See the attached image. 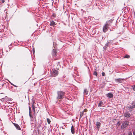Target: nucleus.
Returning a JSON list of instances; mask_svg holds the SVG:
<instances>
[{
    "instance_id": "f257e3e1",
    "label": "nucleus",
    "mask_w": 135,
    "mask_h": 135,
    "mask_svg": "<svg viewBox=\"0 0 135 135\" xmlns=\"http://www.w3.org/2000/svg\"><path fill=\"white\" fill-rule=\"evenodd\" d=\"M57 99L58 100H61L64 98L65 94V93L63 91H57Z\"/></svg>"
},
{
    "instance_id": "f03ea898",
    "label": "nucleus",
    "mask_w": 135,
    "mask_h": 135,
    "mask_svg": "<svg viewBox=\"0 0 135 135\" xmlns=\"http://www.w3.org/2000/svg\"><path fill=\"white\" fill-rule=\"evenodd\" d=\"M129 123V122L128 121H126L124 122L121 126V129H123L126 127L128 125Z\"/></svg>"
},
{
    "instance_id": "7ed1b4c3",
    "label": "nucleus",
    "mask_w": 135,
    "mask_h": 135,
    "mask_svg": "<svg viewBox=\"0 0 135 135\" xmlns=\"http://www.w3.org/2000/svg\"><path fill=\"white\" fill-rule=\"evenodd\" d=\"M58 73L59 72L57 70L54 69L53 71L51 73V76L54 77H56L58 75Z\"/></svg>"
},
{
    "instance_id": "20e7f679",
    "label": "nucleus",
    "mask_w": 135,
    "mask_h": 135,
    "mask_svg": "<svg viewBox=\"0 0 135 135\" xmlns=\"http://www.w3.org/2000/svg\"><path fill=\"white\" fill-rule=\"evenodd\" d=\"M29 116L30 117V118L31 119V120L33 122L34 121L36 123V117L35 115V114H34L33 117L32 116V115L31 114V113L29 114Z\"/></svg>"
},
{
    "instance_id": "39448f33",
    "label": "nucleus",
    "mask_w": 135,
    "mask_h": 135,
    "mask_svg": "<svg viewBox=\"0 0 135 135\" xmlns=\"http://www.w3.org/2000/svg\"><path fill=\"white\" fill-rule=\"evenodd\" d=\"M109 25H107L106 23L104 25L103 28V32H104L105 33L108 31L109 28Z\"/></svg>"
},
{
    "instance_id": "423d86ee",
    "label": "nucleus",
    "mask_w": 135,
    "mask_h": 135,
    "mask_svg": "<svg viewBox=\"0 0 135 135\" xmlns=\"http://www.w3.org/2000/svg\"><path fill=\"white\" fill-rule=\"evenodd\" d=\"M124 79H114L115 81L117 82L118 83H121L122 82L123 80H124Z\"/></svg>"
},
{
    "instance_id": "0eeeda50",
    "label": "nucleus",
    "mask_w": 135,
    "mask_h": 135,
    "mask_svg": "<svg viewBox=\"0 0 135 135\" xmlns=\"http://www.w3.org/2000/svg\"><path fill=\"white\" fill-rule=\"evenodd\" d=\"M113 20V19H111L107 21L106 22V24L109 26H110L111 25V23H112Z\"/></svg>"
},
{
    "instance_id": "6e6552de",
    "label": "nucleus",
    "mask_w": 135,
    "mask_h": 135,
    "mask_svg": "<svg viewBox=\"0 0 135 135\" xmlns=\"http://www.w3.org/2000/svg\"><path fill=\"white\" fill-rule=\"evenodd\" d=\"M52 54L53 57H56V51L55 49H53L52 51Z\"/></svg>"
},
{
    "instance_id": "1a4fd4ad",
    "label": "nucleus",
    "mask_w": 135,
    "mask_h": 135,
    "mask_svg": "<svg viewBox=\"0 0 135 135\" xmlns=\"http://www.w3.org/2000/svg\"><path fill=\"white\" fill-rule=\"evenodd\" d=\"M13 124L17 129L18 130H21V128L20 126L17 124L15 123H13Z\"/></svg>"
},
{
    "instance_id": "9d476101",
    "label": "nucleus",
    "mask_w": 135,
    "mask_h": 135,
    "mask_svg": "<svg viewBox=\"0 0 135 135\" xmlns=\"http://www.w3.org/2000/svg\"><path fill=\"white\" fill-rule=\"evenodd\" d=\"M101 124L99 122H96V126H97V128L98 130H99L100 128Z\"/></svg>"
},
{
    "instance_id": "9b49d317",
    "label": "nucleus",
    "mask_w": 135,
    "mask_h": 135,
    "mask_svg": "<svg viewBox=\"0 0 135 135\" xmlns=\"http://www.w3.org/2000/svg\"><path fill=\"white\" fill-rule=\"evenodd\" d=\"M132 106L128 107V108L129 109H131L135 107V103L133 102L132 104Z\"/></svg>"
},
{
    "instance_id": "f8f14e48",
    "label": "nucleus",
    "mask_w": 135,
    "mask_h": 135,
    "mask_svg": "<svg viewBox=\"0 0 135 135\" xmlns=\"http://www.w3.org/2000/svg\"><path fill=\"white\" fill-rule=\"evenodd\" d=\"M106 95L107 97H108L110 98H112L113 96V94L111 93H109L108 94H107Z\"/></svg>"
},
{
    "instance_id": "ddd939ff",
    "label": "nucleus",
    "mask_w": 135,
    "mask_h": 135,
    "mask_svg": "<svg viewBox=\"0 0 135 135\" xmlns=\"http://www.w3.org/2000/svg\"><path fill=\"white\" fill-rule=\"evenodd\" d=\"M124 116L128 118L131 116V115L129 113L127 112L124 113Z\"/></svg>"
},
{
    "instance_id": "4468645a",
    "label": "nucleus",
    "mask_w": 135,
    "mask_h": 135,
    "mask_svg": "<svg viewBox=\"0 0 135 135\" xmlns=\"http://www.w3.org/2000/svg\"><path fill=\"white\" fill-rule=\"evenodd\" d=\"M71 132L72 134H74L75 133L74 128L73 126H71Z\"/></svg>"
},
{
    "instance_id": "2eb2a0df",
    "label": "nucleus",
    "mask_w": 135,
    "mask_h": 135,
    "mask_svg": "<svg viewBox=\"0 0 135 135\" xmlns=\"http://www.w3.org/2000/svg\"><path fill=\"white\" fill-rule=\"evenodd\" d=\"M56 25V23L53 21L50 22V26H54L55 25Z\"/></svg>"
},
{
    "instance_id": "dca6fc26",
    "label": "nucleus",
    "mask_w": 135,
    "mask_h": 135,
    "mask_svg": "<svg viewBox=\"0 0 135 135\" xmlns=\"http://www.w3.org/2000/svg\"><path fill=\"white\" fill-rule=\"evenodd\" d=\"M32 109L33 110V111L34 112V114H35V113L36 112H35V106L34 105V103H33L32 104Z\"/></svg>"
},
{
    "instance_id": "f3484780",
    "label": "nucleus",
    "mask_w": 135,
    "mask_h": 135,
    "mask_svg": "<svg viewBox=\"0 0 135 135\" xmlns=\"http://www.w3.org/2000/svg\"><path fill=\"white\" fill-rule=\"evenodd\" d=\"M2 99H3L4 100H5L6 102L8 100H11V99L9 98H8L7 97H5L2 98Z\"/></svg>"
},
{
    "instance_id": "a211bd4d",
    "label": "nucleus",
    "mask_w": 135,
    "mask_h": 135,
    "mask_svg": "<svg viewBox=\"0 0 135 135\" xmlns=\"http://www.w3.org/2000/svg\"><path fill=\"white\" fill-rule=\"evenodd\" d=\"M84 94L85 95H87L88 93V91H87L86 89H85L84 90Z\"/></svg>"
},
{
    "instance_id": "6ab92c4d",
    "label": "nucleus",
    "mask_w": 135,
    "mask_h": 135,
    "mask_svg": "<svg viewBox=\"0 0 135 135\" xmlns=\"http://www.w3.org/2000/svg\"><path fill=\"white\" fill-rule=\"evenodd\" d=\"M84 114V112H80V119L83 116V115Z\"/></svg>"
},
{
    "instance_id": "aec40b11",
    "label": "nucleus",
    "mask_w": 135,
    "mask_h": 135,
    "mask_svg": "<svg viewBox=\"0 0 135 135\" xmlns=\"http://www.w3.org/2000/svg\"><path fill=\"white\" fill-rule=\"evenodd\" d=\"M103 104V102L102 101H100L99 102V103L98 104V106L99 107H101L102 106Z\"/></svg>"
},
{
    "instance_id": "412c9836",
    "label": "nucleus",
    "mask_w": 135,
    "mask_h": 135,
    "mask_svg": "<svg viewBox=\"0 0 135 135\" xmlns=\"http://www.w3.org/2000/svg\"><path fill=\"white\" fill-rule=\"evenodd\" d=\"M47 121L48 123L49 124H50L51 122V121L50 120V119H49V118H47Z\"/></svg>"
},
{
    "instance_id": "4be33fe9",
    "label": "nucleus",
    "mask_w": 135,
    "mask_h": 135,
    "mask_svg": "<svg viewBox=\"0 0 135 135\" xmlns=\"http://www.w3.org/2000/svg\"><path fill=\"white\" fill-rule=\"evenodd\" d=\"M130 57V56L128 55H126L124 57V58H128Z\"/></svg>"
},
{
    "instance_id": "5701e85b",
    "label": "nucleus",
    "mask_w": 135,
    "mask_h": 135,
    "mask_svg": "<svg viewBox=\"0 0 135 135\" xmlns=\"http://www.w3.org/2000/svg\"><path fill=\"white\" fill-rule=\"evenodd\" d=\"M29 114L31 113L32 112H31V108L30 107H29Z\"/></svg>"
},
{
    "instance_id": "b1692460",
    "label": "nucleus",
    "mask_w": 135,
    "mask_h": 135,
    "mask_svg": "<svg viewBox=\"0 0 135 135\" xmlns=\"http://www.w3.org/2000/svg\"><path fill=\"white\" fill-rule=\"evenodd\" d=\"M133 89L134 91H135V85H134L132 86Z\"/></svg>"
},
{
    "instance_id": "393cba45",
    "label": "nucleus",
    "mask_w": 135,
    "mask_h": 135,
    "mask_svg": "<svg viewBox=\"0 0 135 135\" xmlns=\"http://www.w3.org/2000/svg\"><path fill=\"white\" fill-rule=\"evenodd\" d=\"M128 135H132V132H129L128 133Z\"/></svg>"
},
{
    "instance_id": "a878e982",
    "label": "nucleus",
    "mask_w": 135,
    "mask_h": 135,
    "mask_svg": "<svg viewBox=\"0 0 135 135\" xmlns=\"http://www.w3.org/2000/svg\"><path fill=\"white\" fill-rule=\"evenodd\" d=\"M102 76H105V74L104 72H102Z\"/></svg>"
},
{
    "instance_id": "bb28decb",
    "label": "nucleus",
    "mask_w": 135,
    "mask_h": 135,
    "mask_svg": "<svg viewBox=\"0 0 135 135\" xmlns=\"http://www.w3.org/2000/svg\"><path fill=\"white\" fill-rule=\"evenodd\" d=\"M94 75H95L96 76H97V72H94Z\"/></svg>"
},
{
    "instance_id": "cd10ccee",
    "label": "nucleus",
    "mask_w": 135,
    "mask_h": 135,
    "mask_svg": "<svg viewBox=\"0 0 135 135\" xmlns=\"http://www.w3.org/2000/svg\"><path fill=\"white\" fill-rule=\"evenodd\" d=\"M87 111V109H84V110L83 112H84H84H86Z\"/></svg>"
},
{
    "instance_id": "c85d7f7f",
    "label": "nucleus",
    "mask_w": 135,
    "mask_h": 135,
    "mask_svg": "<svg viewBox=\"0 0 135 135\" xmlns=\"http://www.w3.org/2000/svg\"><path fill=\"white\" fill-rule=\"evenodd\" d=\"M5 0H2V2L3 3L5 2Z\"/></svg>"
},
{
    "instance_id": "c756f323",
    "label": "nucleus",
    "mask_w": 135,
    "mask_h": 135,
    "mask_svg": "<svg viewBox=\"0 0 135 135\" xmlns=\"http://www.w3.org/2000/svg\"><path fill=\"white\" fill-rule=\"evenodd\" d=\"M12 85L13 86H14L15 87H17L18 86H16V85H14V84H12Z\"/></svg>"
},
{
    "instance_id": "7c9ffc66",
    "label": "nucleus",
    "mask_w": 135,
    "mask_h": 135,
    "mask_svg": "<svg viewBox=\"0 0 135 135\" xmlns=\"http://www.w3.org/2000/svg\"><path fill=\"white\" fill-rule=\"evenodd\" d=\"M133 134L134 135H135V130L134 131Z\"/></svg>"
},
{
    "instance_id": "2f4dec72",
    "label": "nucleus",
    "mask_w": 135,
    "mask_h": 135,
    "mask_svg": "<svg viewBox=\"0 0 135 135\" xmlns=\"http://www.w3.org/2000/svg\"><path fill=\"white\" fill-rule=\"evenodd\" d=\"M33 53L35 52V50L34 49H33Z\"/></svg>"
},
{
    "instance_id": "473e14b6",
    "label": "nucleus",
    "mask_w": 135,
    "mask_h": 135,
    "mask_svg": "<svg viewBox=\"0 0 135 135\" xmlns=\"http://www.w3.org/2000/svg\"><path fill=\"white\" fill-rule=\"evenodd\" d=\"M10 83L11 84V85H12V84H13L12 83Z\"/></svg>"
}]
</instances>
